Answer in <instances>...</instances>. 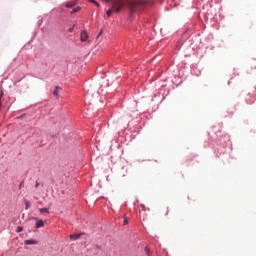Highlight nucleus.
<instances>
[{
	"label": "nucleus",
	"mask_w": 256,
	"mask_h": 256,
	"mask_svg": "<svg viewBox=\"0 0 256 256\" xmlns=\"http://www.w3.org/2000/svg\"><path fill=\"white\" fill-rule=\"evenodd\" d=\"M24 203H25L26 210L29 209V207H31V202L29 200H25Z\"/></svg>",
	"instance_id": "0eeeda50"
},
{
	"label": "nucleus",
	"mask_w": 256,
	"mask_h": 256,
	"mask_svg": "<svg viewBox=\"0 0 256 256\" xmlns=\"http://www.w3.org/2000/svg\"><path fill=\"white\" fill-rule=\"evenodd\" d=\"M35 221H37V218H34Z\"/></svg>",
	"instance_id": "aec40b11"
},
{
	"label": "nucleus",
	"mask_w": 256,
	"mask_h": 256,
	"mask_svg": "<svg viewBox=\"0 0 256 256\" xmlns=\"http://www.w3.org/2000/svg\"><path fill=\"white\" fill-rule=\"evenodd\" d=\"M80 39L82 42L87 41V39H89V34H87V31H82L80 34Z\"/></svg>",
	"instance_id": "f03ea898"
},
{
	"label": "nucleus",
	"mask_w": 256,
	"mask_h": 256,
	"mask_svg": "<svg viewBox=\"0 0 256 256\" xmlns=\"http://www.w3.org/2000/svg\"><path fill=\"white\" fill-rule=\"evenodd\" d=\"M70 31H73V28H70Z\"/></svg>",
	"instance_id": "6ab92c4d"
},
{
	"label": "nucleus",
	"mask_w": 256,
	"mask_h": 256,
	"mask_svg": "<svg viewBox=\"0 0 256 256\" xmlns=\"http://www.w3.org/2000/svg\"><path fill=\"white\" fill-rule=\"evenodd\" d=\"M165 215H169V208H166Z\"/></svg>",
	"instance_id": "ddd939ff"
},
{
	"label": "nucleus",
	"mask_w": 256,
	"mask_h": 256,
	"mask_svg": "<svg viewBox=\"0 0 256 256\" xmlns=\"http://www.w3.org/2000/svg\"><path fill=\"white\" fill-rule=\"evenodd\" d=\"M59 91H61V87L56 86L53 91V95H54V97H56V99H59Z\"/></svg>",
	"instance_id": "20e7f679"
},
{
	"label": "nucleus",
	"mask_w": 256,
	"mask_h": 256,
	"mask_svg": "<svg viewBox=\"0 0 256 256\" xmlns=\"http://www.w3.org/2000/svg\"><path fill=\"white\" fill-rule=\"evenodd\" d=\"M21 231H23V227L21 226L17 227V233H21Z\"/></svg>",
	"instance_id": "f8f14e48"
},
{
	"label": "nucleus",
	"mask_w": 256,
	"mask_h": 256,
	"mask_svg": "<svg viewBox=\"0 0 256 256\" xmlns=\"http://www.w3.org/2000/svg\"><path fill=\"white\" fill-rule=\"evenodd\" d=\"M95 3V5H97V7H99V2H94Z\"/></svg>",
	"instance_id": "dca6fc26"
},
{
	"label": "nucleus",
	"mask_w": 256,
	"mask_h": 256,
	"mask_svg": "<svg viewBox=\"0 0 256 256\" xmlns=\"http://www.w3.org/2000/svg\"><path fill=\"white\" fill-rule=\"evenodd\" d=\"M21 187H23V183H20L19 189H21Z\"/></svg>",
	"instance_id": "f3484780"
},
{
	"label": "nucleus",
	"mask_w": 256,
	"mask_h": 256,
	"mask_svg": "<svg viewBox=\"0 0 256 256\" xmlns=\"http://www.w3.org/2000/svg\"><path fill=\"white\" fill-rule=\"evenodd\" d=\"M82 235H85V233H80V234H71L70 239L72 241H77V239H81Z\"/></svg>",
	"instance_id": "7ed1b4c3"
},
{
	"label": "nucleus",
	"mask_w": 256,
	"mask_h": 256,
	"mask_svg": "<svg viewBox=\"0 0 256 256\" xmlns=\"http://www.w3.org/2000/svg\"><path fill=\"white\" fill-rule=\"evenodd\" d=\"M35 187H36V189H37V187H39V182H36Z\"/></svg>",
	"instance_id": "2eb2a0df"
},
{
	"label": "nucleus",
	"mask_w": 256,
	"mask_h": 256,
	"mask_svg": "<svg viewBox=\"0 0 256 256\" xmlns=\"http://www.w3.org/2000/svg\"><path fill=\"white\" fill-rule=\"evenodd\" d=\"M21 118H23V116L18 117V119H21Z\"/></svg>",
	"instance_id": "a211bd4d"
},
{
	"label": "nucleus",
	"mask_w": 256,
	"mask_h": 256,
	"mask_svg": "<svg viewBox=\"0 0 256 256\" xmlns=\"http://www.w3.org/2000/svg\"><path fill=\"white\" fill-rule=\"evenodd\" d=\"M25 245H37L36 240H25Z\"/></svg>",
	"instance_id": "423d86ee"
},
{
	"label": "nucleus",
	"mask_w": 256,
	"mask_h": 256,
	"mask_svg": "<svg viewBox=\"0 0 256 256\" xmlns=\"http://www.w3.org/2000/svg\"><path fill=\"white\" fill-rule=\"evenodd\" d=\"M41 227H45V223L43 220H38L36 223V229H41Z\"/></svg>",
	"instance_id": "39448f33"
},
{
	"label": "nucleus",
	"mask_w": 256,
	"mask_h": 256,
	"mask_svg": "<svg viewBox=\"0 0 256 256\" xmlns=\"http://www.w3.org/2000/svg\"><path fill=\"white\" fill-rule=\"evenodd\" d=\"M66 7H75V2H67Z\"/></svg>",
	"instance_id": "1a4fd4ad"
},
{
	"label": "nucleus",
	"mask_w": 256,
	"mask_h": 256,
	"mask_svg": "<svg viewBox=\"0 0 256 256\" xmlns=\"http://www.w3.org/2000/svg\"><path fill=\"white\" fill-rule=\"evenodd\" d=\"M40 213H49V208H40Z\"/></svg>",
	"instance_id": "6e6552de"
},
{
	"label": "nucleus",
	"mask_w": 256,
	"mask_h": 256,
	"mask_svg": "<svg viewBox=\"0 0 256 256\" xmlns=\"http://www.w3.org/2000/svg\"><path fill=\"white\" fill-rule=\"evenodd\" d=\"M88 1H93V0H88Z\"/></svg>",
	"instance_id": "412c9836"
},
{
	"label": "nucleus",
	"mask_w": 256,
	"mask_h": 256,
	"mask_svg": "<svg viewBox=\"0 0 256 256\" xmlns=\"http://www.w3.org/2000/svg\"><path fill=\"white\" fill-rule=\"evenodd\" d=\"M79 9H81V7L73 8L72 11H71V13H72V14H73V13H77V11H79Z\"/></svg>",
	"instance_id": "9d476101"
},
{
	"label": "nucleus",
	"mask_w": 256,
	"mask_h": 256,
	"mask_svg": "<svg viewBox=\"0 0 256 256\" xmlns=\"http://www.w3.org/2000/svg\"><path fill=\"white\" fill-rule=\"evenodd\" d=\"M124 225H129V220L127 219V217H124Z\"/></svg>",
	"instance_id": "9b49d317"
},
{
	"label": "nucleus",
	"mask_w": 256,
	"mask_h": 256,
	"mask_svg": "<svg viewBox=\"0 0 256 256\" xmlns=\"http://www.w3.org/2000/svg\"><path fill=\"white\" fill-rule=\"evenodd\" d=\"M109 5H110L111 9H108L106 11V15H108V17H111V15H113V13H119V11H123V9H125V7H128L132 13H135V11H139V7H141V2L114 1V2H111Z\"/></svg>",
	"instance_id": "f257e3e1"
},
{
	"label": "nucleus",
	"mask_w": 256,
	"mask_h": 256,
	"mask_svg": "<svg viewBox=\"0 0 256 256\" xmlns=\"http://www.w3.org/2000/svg\"><path fill=\"white\" fill-rule=\"evenodd\" d=\"M146 253H149V247L145 248Z\"/></svg>",
	"instance_id": "4468645a"
}]
</instances>
